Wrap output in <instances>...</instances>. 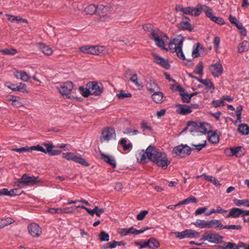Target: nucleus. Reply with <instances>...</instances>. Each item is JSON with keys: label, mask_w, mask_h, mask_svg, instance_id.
Returning a JSON list of instances; mask_svg holds the SVG:
<instances>
[{"label": "nucleus", "mask_w": 249, "mask_h": 249, "mask_svg": "<svg viewBox=\"0 0 249 249\" xmlns=\"http://www.w3.org/2000/svg\"><path fill=\"white\" fill-rule=\"evenodd\" d=\"M222 228L223 225L219 220L213 219L207 221V229L214 228L221 230Z\"/></svg>", "instance_id": "24"}, {"label": "nucleus", "mask_w": 249, "mask_h": 249, "mask_svg": "<svg viewBox=\"0 0 249 249\" xmlns=\"http://www.w3.org/2000/svg\"><path fill=\"white\" fill-rule=\"evenodd\" d=\"M205 12L207 18H209L211 20L215 17L212 9L206 5H202V12Z\"/></svg>", "instance_id": "29"}, {"label": "nucleus", "mask_w": 249, "mask_h": 249, "mask_svg": "<svg viewBox=\"0 0 249 249\" xmlns=\"http://www.w3.org/2000/svg\"><path fill=\"white\" fill-rule=\"evenodd\" d=\"M193 224L197 228L200 229L207 228V221L197 219L196 222H194Z\"/></svg>", "instance_id": "39"}, {"label": "nucleus", "mask_w": 249, "mask_h": 249, "mask_svg": "<svg viewBox=\"0 0 249 249\" xmlns=\"http://www.w3.org/2000/svg\"><path fill=\"white\" fill-rule=\"evenodd\" d=\"M29 233L34 237H38L42 234V229L36 223H32L28 225Z\"/></svg>", "instance_id": "15"}, {"label": "nucleus", "mask_w": 249, "mask_h": 249, "mask_svg": "<svg viewBox=\"0 0 249 249\" xmlns=\"http://www.w3.org/2000/svg\"><path fill=\"white\" fill-rule=\"evenodd\" d=\"M127 140L125 138H123L120 141V144L123 146L124 150L131 149L132 147L131 143H126Z\"/></svg>", "instance_id": "46"}, {"label": "nucleus", "mask_w": 249, "mask_h": 249, "mask_svg": "<svg viewBox=\"0 0 249 249\" xmlns=\"http://www.w3.org/2000/svg\"><path fill=\"white\" fill-rule=\"evenodd\" d=\"M207 210V208L206 207H200L198 208L195 213V215H200L205 213Z\"/></svg>", "instance_id": "63"}, {"label": "nucleus", "mask_w": 249, "mask_h": 249, "mask_svg": "<svg viewBox=\"0 0 249 249\" xmlns=\"http://www.w3.org/2000/svg\"><path fill=\"white\" fill-rule=\"evenodd\" d=\"M115 131L113 128L110 127L106 128L103 130L100 140L101 142H107L110 140L115 139Z\"/></svg>", "instance_id": "12"}, {"label": "nucleus", "mask_w": 249, "mask_h": 249, "mask_svg": "<svg viewBox=\"0 0 249 249\" xmlns=\"http://www.w3.org/2000/svg\"><path fill=\"white\" fill-rule=\"evenodd\" d=\"M39 44L42 52L45 55H50L53 53V51L51 47L43 43H40Z\"/></svg>", "instance_id": "36"}, {"label": "nucleus", "mask_w": 249, "mask_h": 249, "mask_svg": "<svg viewBox=\"0 0 249 249\" xmlns=\"http://www.w3.org/2000/svg\"><path fill=\"white\" fill-rule=\"evenodd\" d=\"M188 127L190 128L191 132L196 130L203 134H206L211 131V125L207 123H202L198 124L196 122H191L188 123Z\"/></svg>", "instance_id": "7"}, {"label": "nucleus", "mask_w": 249, "mask_h": 249, "mask_svg": "<svg viewBox=\"0 0 249 249\" xmlns=\"http://www.w3.org/2000/svg\"><path fill=\"white\" fill-rule=\"evenodd\" d=\"M16 91H20L22 92H27L26 85L22 83H20L17 85Z\"/></svg>", "instance_id": "50"}, {"label": "nucleus", "mask_w": 249, "mask_h": 249, "mask_svg": "<svg viewBox=\"0 0 249 249\" xmlns=\"http://www.w3.org/2000/svg\"><path fill=\"white\" fill-rule=\"evenodd\" d=\"M62 157L63 159L68 160H72L85 166L89 165L85 159L80 156H76L71 152L63 153Z\"/></svg>", "instance_id": "9"}, {"label": "nucleus", "mask_w": 249, "mask_h": 249, "mask_svg": "<svg viewBox=\"0 0 249 249\" xmlns=\"http://www.w3.org/2000/svg\"><path fill=\"white\" fill-rule=\"evenodd\" d=\"M202 13V4H198L196 7H186L185 14L197 17Z\"/></svg>", "instance_id": "17"}, {"label": "nucleus", "mask_w": 249, "mask_h": 249, "mask_svg": "<svg viewBox=\"0 0 249 249\" xmlns=\"http://www.w3.org/2000/svg\"><path fill=\"white\" fill-rule=\"evenodd\" d=\"M148 212L147 210L142 211L137 215V219L138 220H142L144 219Z\"/></svg>", "instance_id": "59"}, {"label": "nucleus", "mask_w": 249, "mask_h": 249, "mask_svg": "<svg viewBox=\"0 0 249 249\" xmlns=\"http://www.w3.org/2000/svg\"><path fill=\"white\" fill-rule=\"evenodd\" d=\"M154 62L161 66L163 68L168 69L170 68V65L167 59H165L157 54H153Z\"/></svg>", "instance_id": "22"}, {"label": "nucleus", "mask_w": 249, "mask_h": 249, "mask_svg": "<svg viewBox=\"0 0 249 249\" xmlns=\"http://www.w3.org/2000/svg\"><path fill=\"white\" fill-rule=\"evenodd\" d=\"M199 82L202 83L205 87L207 91L210 93H213L214 91V87L213 84L209 79H201Z\"/></svg>", "instance_id": "26"}, {"label": "nucleus", "mask_w": 249, "mask_h": 249, "mask_svg": "<svg viewBox=\"0 0 249 249\" xmlns=\"http://www.w3.org/2000/svg\"><path fill=\"white\" fill-rule=\"evenodd\" d=\"M147 150L148 147L146 148L145 152L143 150H142L140 151H138L136 153V156L137 160L139 162H146L147 159L149 160V157H148L147 154Z\"/></svg>", "instance_id": "23"}, {"label": "nucleus", "mask_w": 249, "mask_h": 249, "mask_svg": "<svg viewBox=\"0 0 249 249\" xmlns=\"http://www.w3.org/2000/svg\"><path fill=\"white\" fill-rule=\"evenodd\" d=\"M101 159L113 168L116 167V162L114 157L101 153Z\"/></svg>", "instance_id": "19"}, {"label": "nucleus", "mask_w": 249, "mask_h": 249, "mask_svg": "<svg viewBox=\"0 0 249 249\" xmlns=\"http://www.w3.org/2000/svg\"><path fill=\"white\" fill-rule=\"evenodd\" d=\"M192 145L195 147V148H193L192 149H196L197 151H199L206 146V141H204L203 143L198 144H192Z\"/></svg>", "instance_id": "55"}, {"label": "nucleus", "mask_w": 249, "mask_h": 249, "mask_svg": "<svg viewBox=\"0 0 249 249\" xmlns=\"http://www.w3.org/2000/svg\"><path fill=\"white\" fill-rule=\"evenodd\" d=\"M194 72L200 75H202L203 74V64L202 61H199L196 66Z\"/></svg>", "instance_id": "45"}, {"label": "nucleus", "mask_w": 249, "mask_h": 249, "mask_svg": "<svg viewBox=\"0 0 249 249\" xmlns=\"http://www.w3.org/2000/svg\"><path fill=\"white\" fill-rule=\"evenodd\" d=\"M223 236L214 231H210L204 232L200 240L207 241L211 243L219 244L223 242Z\"/></svg>", "instance_id": "6"}, {"label": "nucleus", "mask_w": 249, "mask_h": 249, "mask_svg": "<svg viewBox=\"0 0 249 249\" xmlns=\"http://www.w3.org/2000/svg\"><path fill=\"white\" fill-rule=\"evenodd\" d=\"M37 182V178L34 176H29L24 174L19 180V182L27 185H31L36 184Z\"/></svg>", "instance_id": "18"}, {"label": "nucleus", "mask_w": 249, "mask_h": 249, "mask_svg": "<svg viewBox=\"0 0 249 249\" xmlns=\"http://www.w3.org/2000/svg\"><path fill=\"white\" fill-rule=\"evenodd\" d=\"M29 146H25L19 148H13L12 150L18 153H23L29 152Z\"/></svg>", "instance_id": "57"}, {"label": "nucleus", "mask_w": 249, "mask_h": 249, "mask_svg": "<svg viewBox=\"0 0 249 249\" xmlns=\"http://www.w3.org/2000/svg\"><path fill=\"white\" fill-rule=\"evenodd\" d=\"M107 9V6L100 5L96 7L94 5L90 4L85 8V12L88 15H93L97 13L99 15H103L106 13Z\"/></svg>", "instance_id": "11"}, {"label": "nucleus", "mask_w": 249, "mask_h": 249, "mask_svg": "<svg viewBox=\"0 0 249 249\" xmlns=\"http://www.w3.org/2000/svg\"><path fill=\"white\" fill-rule=\"evenodd\" d=\"M242 210L238 208H231L228 214L227 215L226 218L230 217L237 218L240 216H242Z\"/></svg>", "instance_id": "28"}, {"label": "nucleus", "mask_w": 249, "mask_h": 249, "mask_svg": "<svg viewBox=\"0 0 249 249\" xmlns=\"http://www.w3.org/2000/svg\"><path fill=\"white\" fill-rule=\"evenodd\" d=\"M242 229V227L240 225H223L222 229H227V230H240Z\"/></svg>", "instance_id": "52"}, {"label": "nucleus", "mask_w": 249, "mask_h": 249, "mask_svg": "<svg viewBox=\"0 0 249 249\" xmlns=\"http://www.w3.org/2000/svg\"><path fill=\"white\" fill-rule=\"evenodd\" d=\"M183 40L184 38L181 36H178L174 38L169 43L168 50L172 53H176L179 59L190 62V60L185 58L182 51Z\"/></svg>", "instance_id": "3"}, {"label": "nucleus", "mask_w": 249, "mask_h": 249, "mask_svg": "<svg viewBox=\"0 0 249 249\" xmlns=\"http://www.w3.org/2000/svg\"><path fill=\"white\" fill-rule=\"evenodd\" d=\"M234 203L237 206H245L249 207V199H234L233 200Z\"/></svg>", "instance_id": "43"}, {"label": "nucleus", "mask_w": 249, "mask_h": 249, "mask_svg": "<svg viewBox=\"0 0 249 249\" xmlns=\"http://www.w3.org/2000/svg\"><path fill=\"white\" fill-rule=\"evenodd\" d=\"M146 87L148 91L151 93L156 92L160 90V88L157 84L154 81L150 80L146 84Z\"/></svg>", "instance_id": "27"}, {"label": "nucleus", "mask_w": 249, "mask_h": 249, "mask_svg": "<svg viewBox=\"0 0 249 249\" xmlns=\"http://www.w3.org/2000/svg\"><path fill=\"white\" fill-rule=\"evenodd\" d=\"M14 222V220L10 218H0V228H3Z\"/></svg>", "instance_id": "40"}, {"label": "nucleus", "mask_w": 249, "mask_h": 249, "mask_svg": "<svg viewBox=\"0 0 249 249\" xmlns=\"http://www.w3.org/2000/svg\"><path fill=\"white\" fill-rule=\"evenodd\" d=\"M175 107H177L176 112L180 115H185L192 112L191 107L186 105L177 104Z\"/></svg>", "instance_id": "20"}, {"label": "nucleus", "mask_w": 249, "mask_h": 249, "mask_svg": "<svg viewBox=\"0 0 249 249\" xmlns=\"http://www.w3.org/2000/svg\"><path fill=\"white\" fill-rule=\"evenodd\" d=\"M99 239L101 241H108L109 240V234L104 231H101L99 235Z\"/></svg>", "instance_id": "48"}, {"label": "nucleus", "mask_w": 249, "mask_h": 249, "mask_svg": "<svg viewBox=\"0 0 249 249\" xmlns=\"http://www.w3.org/2000/svg\"><path fill=\"white\" fill-rule=\"evenodd\" d=\"M153 25L151 24H145L142 26V28L145 31L152 32V31H155L153 29Z\"/></svg>", "instance_id": "62"}, {"label": "nucleus", "mask_w": 249, "mask_h": 249, "mask_svg": "<svg viewBox=\"0 0 249 249\" xmlns=\"http://www.w3.org/2000/svg\"><path fill=\"white\" fill-rule=\"evenodd\" d=\"M152 98L155 103H161L163 101V94L160 90L156 91L152 94Z\"/></svg>", "instance_id": "33"}, {"label": "nucleus", "mask_w": 249, "mask_h": 249, "mask_svg": "<svg viewBox=\"0 0 249 249\" xmlns=\"http://www.w3.org/2000/svg\"><path fill=\"white\" fill-rule=\"evenodd\" d=\"M124 244L122 241H114L112 243H108L107 244V248L113 249L116 247L117 246L124 245Z\"/></svg>", "instance_id": "47"}, {"label": "nucleus", "mask_w": 249, "mask_h": 249, "mask_svg": "<svg viewBox=\"0 0 249 249\" xmlns=\"http://www.w3.org/2000/svg\"><path fill=\"white\" fill-rule=\"evenodd\" d=\"M130 81L132 82L137 87H140L141 85L139 83L137 75L136 73L133 74L130 78Z\"/></svg>", "instance_id": "56"}, {"label": "nucleus", "mask_w": 249, "mask_h": 249, "mask_svg": "<svg viewBox=\"0 0 249 249\" xmlns=\"http://www.w3.org/2000/svg\"><path fill=\"white\" fill-rule=\"evenodd\" d=\"M192 149L186 144H181L175 147L173 152L181 158L185 157L191 154Z\"/></svg>", "instance_id": "13"}, {"label": "nucleus", "mask_w": 249, "mask_h": 249, "mask_svg": "<svg viewBox=\"0 0 249 249\" xmlns=\"http://www.w3.org/2000/svg\"><path fill=\"white\" fill-rule=\"evenodd\" d=\"M238 130L244 135L249 134V126L246 124H241L239 125Z\"/></svg>", "instance_id": "38"}, {"label": "nucleus", "mask_w": 249, "mask_h": 249, "mask_svg": "<svg viewBox=\"0 0 249 249\" xmlns=\"http://www.w3.org/2000/svg\"><path fill=\"white\" fill-rule=\"evenodd\" d=\"M148 246L152 249L158 248L160 246V243L156 239L151 238L147 242H145V245L142 246V247Z\"/></svg>", "instance_id": "30"}, {"label": "nucleus", "mask_w": 249, "mask_h": 249, "mask_svg": "<svg viewBox=\"0 0 249 249\" xmlns=\"http://www.w3.org/2000/svg\"><path fill=\"white\" fill-rule=\"evenodd\" d=\"M179 28L182 30H188L191 31L193 29L192 25L188 21H182L179 24Z\"/></svg>", "instance_id": "35"}, {"label": "nucleus", "mask_w": 249, "mask_h": 249, "mask_svg": "<svg viewBox=\"0 0 249 249\" xmlns=\"http://www.w3.org/2000/svg\"><path fill=\"white\" fill-rule=\"evenodd\" d=\"M197 202V200L195 196H192L189 197L183 200V202L185 204H188L190 203H196Z\"/></svg>", "instance_id": "60"}, {"label": "nucleus", "mask_w": 249, "mask_h": 249, "mask_svg": "<svg viewBox=\"0 0 249 249\" xmlns=\"http://www.w3.org/2000/svg\"><path fill=\"white\" fill-rule=\"evenodd\" d=\"M173 233L176 238L179 239L197 238L200 234L199 232L192 229L185 230L181 232L175 231Z\"/></svg>", "instance_id": "10"}, {"label": "nucleus", "mask_w": 249, "mask_h": 249, "mask_svg": "<svg viewBox=\"0 0 249 249\" xmlns=\"http://www.w3.org/2000/svg\"><path fill=\"white\" fill-rule=\"evenodd\" d=\"M79 50L83 53L95 55H103L108 53V49L103 46L85 45L80 47Z\"/></svg>", "instance_id": "4"}, {"label": "nucleus", "mask_w": 249, "mask_h": 249, "mask_svg": "<svg viewBox=\"0 0 249 249\" xmlns=\"http://www.w3.org/2000/svg\"><path fill=\"white\" fill-rule=\"evenodd\" d=\"M117 96L119 99H124L125 98L131 97V94L129 93H125L123 91H121Z\"/></svg>", "instance_id": "61"}, {"label": "nucleus", "mask_w": 249, "mask_h": 249, "mask_svg": "<svg viewBox=\"0 0 249 249\" xmlns=\"http://www.w3.org/2000/svg\"><path fill=\"white\" fill-rule=\"evenodd\" d=\"M147 154L149 157V160L161 167L162 169H166L170 163L166 154L155 146L150 145L148 147Z\"/></svg>", "instance_id": "1"}, {"label": "nucleus", "mask_w": 249, "mask_h": 249, "mask_svg": "<svg viewBox=\"0 0 249 249\" xmlns=\"http://www.w3.org/2000/svg\"><path fill=\"white\" fill-rule=\"evenodd\" d=\"M56 88L63 98L70 99L73 89V84L71 81H67L60 84Z\"/></svg>", "instance_id": "8"}, {"label": "nucleus", "mask_w": 249, "mask_h": 249, "mask_svg": "<svg viewBox=\"0 0 249 249\" xmlns=\"http://www.w3.org/2000/svg\"><path fill=\"white\" fill-rule=\"evenodd\" d=\"M193 96V94H188L185 93L181 96L182 100L184 103H189Z\"/></svg>", "instance_id": "53"}, {"label": "nucleus", "mask_w": 249, "mask_h": 249, "mask_svg": "<svg viewBox=\"0 0 249 249\" xmlns=\"http://www.w3.org/2000/svg\"><path fill=\"white\" fill-rule=\"evenodd\" d=\"M209 71L214 77H218L223 72V68L220 60L209 66Z\"/></svg>", "instance_id": "14"}, {"label": "nucleus", "mask_w": 249, "mask_h": 249, "mask_svg": "<svg viewBox=\"0 0 249 249\" xmlns=\"http://www.w3.org/2000/svg\"><path fill=\"white\" fill-rule=\"evenodd\" d=\"M249 45L247 41H243L240 43L238 46V52L239 53H242L246 52L249 50Z\"/></svg>", "instance_id": "37"}, {"label": "nucleus", "mask_w": 249, "mask_h": 249, "mask_svg": "<svg viewBox=\"0 0 249 249\" xmlns=\"http://www.w3.org/2000/svg\"><path fill=\"white\" fill-rule=\"evenodd\" d=\"M79 90L82 96L85 97H88L90 95L98 96L103 92V86L101 83L89 82L87 83L86 88L80 87Z\"/></svg>", "instance_id": "2"}, {"label": "nucleus", "mask_w": 249, "mask_h": 249, "mask_svg": "<svg viewBox=\"0 0 249 249\" xmlns=\"http://www.w3.org/2000/svg\"><path fill=\"white\" fill-rule=\"evenodd\" d=\"M14 74L17 79H20L24 82L28 81L30 79L29 76L24 71H14Z\"/></svg>", "instance_id": "25"}, {"label": "nucleus", "mask_w": 249, "mask_h": 249, "mask_svg": "<svg viewBox=\"0 0 249 249\" xmlns=\"http://www.w3.org/2000/svg\"><path fill=\"white\" fill-rule=\"evenodd\" d=\"M0 53H1L4 55H14L18 53V51L16 49L13 48H6L0 50Z\"/></svg>", "instance_id": "42"}, {"label": "nucleus", "mask_w": 249, "mask_h": 249, "mask_svg": "<svg viewBox=\"0 0 249 249\" xmlns=\"http://www.w3.org/2000/svg\"><path fill=\"white\" fill-rule=\"evenodd\" d=\"M48 212L52 214H61V208H50L48 210Z\"/></svg>", "instance_id": "64"}, {"label": "nucleus", "mask_w": 249, "mask_h": 249, "mask_svg": "<svg viewBox=\"0 0 249 249\" xmlns=\"http://www.w3.org/2000/svg\"><path fill=\"white\" fill-rule=\"evenodd\" d=\"M212 105L214 107H223L225 105L223 99L222 98H221L220 100H213L212 102Z\"/></svg>", "instance_id": "51"}, {"label": "nucleus", "mask_w": 249, "mask_h": 249, "mask_svg": "<svg viewBox=\"0 0 249 249\" xmlns=\"http://www.w3.org/2000/svg\"><path fill=\"white\" fill-rule=\"evenodd\" d=\"M149 37L155 41L157 46L163 50H167L165 46V42H167L169 38L166 35L158 30L152 31L149 35Z\"/></svg>", "instance_id": "5"}, {"label": "nucleus", "mask_w": 249, "mask_h": 249, "mask_svg": "<svg viewBox=\"0 0 249 249\" xmlns=\"http://www.w3.org/2000/svg\"><path fill=\"white\" fill-rule=\"evenodd\" d=\"M208 140L212 143H217L219 142V136L215 131H211L208 133Z\"/></svg>", "instance_id": "34"}, {"label": "nucleus", "mask_w": 249, "mask_h": 249, "mask_svg": "<svg viewBox=\"0 0 249 249\" xmlns=\"http://www.w3.org/2000/svg\"><path fill=\"white\" fill-rule=\"evenodd\" d=\"M43 145L44 146H48V147H51L50 148V151L49 152H47V153H49L51 156H55L58 155L60 154L61 153V150H52V148L54 147V145L51 143H43Z\"/></svg>", "instance_id": "44"}, {"label": "nucleus", "mask_w": 249, "mask_h": 249, "mask_svg": "<svg viewBox=\"0 0 249 249\" xmlns=\"http://www.w3.org/2000/svg\"><path fill=\"white\" fill-rule=\"evenodd\" d=\"M202 50H203V48L200 43H197L194 44L192 52V57L195 58L200 56L199 52Z\"/></svg>", "instance_id": "31"}, {"label": "nucleus", "mask_w": 249, "mask_h": 249, "mask_svg": "<svg viewBox=\"0 0 249 249\" xmlns=\"http://www.w3.org/2000/svg\"><path fill=\"white\" fill-rule=\"evenodd\" d=\"M7 100L9 102H11L12 105L16 107H19L23 105L21 99L18 96L9 95L7 96Z\"/></svg>", "instance_id": "21"}, {"label": "nucleus", "mask_w": 249, "mask_h": 249, "mask_svg": "<svg viewBox=\"0 0 249 249\" xmlns=\"http://www.w3.org/2000/svg\"><path fill=\"white\" fill-rule=\"evenodd\" d=\"M212 21H213L216 24L222 25L225 24L224 19L221 17H214Z\"/></svg>", "instance_id": "58"}, {"label": "nucleus", "mask_w": 249, "mask_h": 249, "mask_svg": "<svg viewBox=\"0 0 249 249\" xmlns=\"http://www.w3.org/2000/svg\"><path fill=\"white\" fill-rule=\"evenodd\" d=\"M141 125L144 134L147 132H151L152 130V128L150 124L148 123L146 121H143L141 123Z\"/></svg>", "instance_id": "41"}, {"label": "nucleus", "mask_w": 249, "mask_h": 249, "mask_svg": "<svg viewBox=\"0 0 249 249\" xmlns=\"http://www.w3.org/2000/svg\"><path fill=\"white\" fill-rule=\"evenodd\" d=\"M236 244L232 242H225L223 246H220L222 249H234Z\"/></svg>", "instance_id": "49"}, {"label": "nucleus", "mask_w": 249, "mask_h": 249, "mask_svg": "<svg viewBox=\"0 0 249 249\" xmlns=\"http://www.w3.org/2000/svg\"><path fill=\"white\" fill-rule=\"evenodd\" d=\"M243 109L242 106L241 105L238 106L236 107V115L237 116V120L238 122H241V116L242 114V110Z\"/></svg>", "instance_id": "54"}, {"label": "nucleus", "mask_w": 249, "mask_h": 249, "mask_svg": "<svg viewBox=\"0 0 249 249\" xmlns=\"http://www.w3.org/2000/svg\"><path fill=\"white\" fill-rule=\"evenodd\" d=\"M243 147L241 146L237 147H232L225 150V153L229 156H235L236 157H241L244 155L242 151Z\"/></svg>", "instance_id": "16"}, {"label": "nucleus", "mask_w": 249, "mask_h": 249, "mask_svg": "<svg viewBox=\"0 0 249 249\" xmlns=\"http://www.w3.org/2000/svg\"><path fill=\"white\" fill-rule=\"evenodd\" d=\"M46 147V149H44L42 146L40 145H37L36 146H32L29 147V152H31L33 150L38 151L42 152L45 154H47V152L50 151V149L51 147H48V146H45Z\"/></svg>", "instance_id": "32"}]
</instances>
